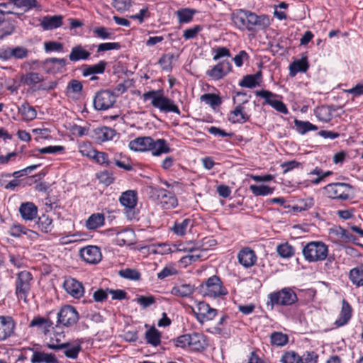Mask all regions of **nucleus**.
Instances as JSON below:
<instances>
[{
	"label": "nucleus",
	"instance_id": "f257e3e1",
	"mask_svg": "<svg viewBox=\"0 0 363 363\" xmlns=\"http://www.w3.org/2000/svg\"><path fill=\"white\" fill-rule=\"evenodd\" d=\"M232 20L240 30L255 31L264 30L270 26V20L267 15H257L255 13L245 9H239L232 14Z\"/></svg>",
	"mask_w": 363,
	"mask_h": 363
},
{
	"label": "nucleus",
	"instance_id": "f03ea898",
	"mask_svg": "<svg viewBox=\"0 0 363 363\" xmlns=\"http://www.w3.org/2000/svg\"><path fill=\"white\" fill-rule=\"evenodd\" d=\"M129 147L134 151H151L154 156L169 153L171 149L164 139L154 140L151 137H138L129 143Z\"/></svg>",
	"mask_w": 363,
	"mask_h": 363
},
{
	"label": "nucleus",
	"instance_id": "7ed1b4c3",
	"mask_svg": "<svg viewBox=\"0 0 363 363\" xmlns=\"http://www.w3.org/2000/svg\"><path fill=\"white\" fill-rule=\"evenodd\" d=\"M144 101L151 99V104L153 107L158 108L163 113H174L177 115L181 114V111L174 103V101L165 96L162 89L151 90L143 94Z\"/></svg>",
	"mask_w": 363,
	"mask_h": 363
},
{
	"label": "nucleus",
	"instance_id": "20e7f679",
	"mask_svg": "<svg viewBox=\"0 0 363 363\" xmlns=\"http://www.w3.org/2000/svg\"><path fill=\"white\" fill-rule=\"evenodd\" d=\"M302 254L308 262H320L327 258L328 247L321 241H312L303 247Z\"/></svg>",
	"mask_w": 363,
	"mask_h": 363
},
{
	"label": "nucleus",
	"instance_id": "39448f33",
	"mask_svg": "<svg viewBox=\"0 0 363 363\" xmlns=\"http://www.w3.org/2000/svg\"><path fill=\"white\" fill-rule=\"evenodd\" d=\"M33 283V276L30 272L23 270L18 272L15 280V294L17 298L27 303Z\"/></svg>",
	"mask_w": 363,
	"mask_h": 363
},
{
	"label": "nucleus",
	"instance_id": "423d86ee",
	"mask_svg": "<svg viewBox=\"0 0 363 363\" xmlns=\"http://www.w3.org/2000/svg\"><path fill=\"white\" fill-rule=\"evenodd\" d=\"M268 298L269 301L267 306L270 304L271 309H273L274 305L291 306L298 300L296 294L290 288H284L280 291L271 293L268 295Z\"/></svg>",
	"mask_w": 363,
	"mask_h": 363
},
{
	"label": "nucleus",
	"instance_id": "0eeeda50",
	"mask_svg": "<svg viewBox=\"0 0 363 363\" xmlns=\"http://www.w3.org/2000/svg\"><path fill=\"white\" fill-rule=\"evenodd\" d=\"M203 291V295L210 297H218L228 294L227 290L223 286L220 279L213 275L209 277L205 283L201 284V290Z\"/></svg>",
	"mask_w": 363,
	"mask_h": 363
},
{
	"label": "nucleus",
	"instance_id": "6e6552de",
	"mask_svg": "<svg viewBox=\"0 0 363 363\" xmlns=\"http://www.w3.org/2000/svg\"><path fill=\"white\" fill-rule=\"evenodd\" d=\"M79 314L74 307L66 305L57 313L56 327H70L77 323Z\"/></svg>",
	"mask_w": 363,
	"mask_h": 363
},
{
	"label": "nucleus",
	"instance_id": "1a4fd4ad",
	"mask_svg": "<svg viewBox=\"0 0 363 363\" xmlns=\"http://www.w3.org/2000/svg\"><path fill=\"white\" fill-rule=\"evenodd\" d=\"M116 96L110 90L98 91L94 98V107L98 111H106L113 107Z\"/></svg>",
	"mask_w": 363,
	"mask_h": 363
},
{
	"label": "nucleus",
	"instance_id": "9d476101",
	"mask_svg": "<svg viewBox=\"0 0 363 363\" xmlns=\"http://www.w3.org/2000/svg\"><path fill=\"white\" fill-rule=\"evenodd\" d=\"M151 195L158 200L164 209L175 208L178 204L176 196L163 188H153Z\"/></svg>",
	"mask_w": 363,
	"mask_h": 363
},
{
	"label": "nucleus",
	"instance_id": "9b49d317",
	"mask_svg": "<svg viewBox=\"0 0 363 363\" xmlns=\"http://www.w3.org/2000/svg\"><path fill=\"white\" fill-rule=\"evenodd\" d=\"M352 189L350 184L340 182L330 184L325 187L329 197L341 200H347L350 198L349 191Z\"/></svg>",
	"mask_w": 363,
	"mask_h": 363
},
{
	"label": "nucleus",
	"instance_id": "f8f14e48",
	"mask_svg": "<svg viewBox=\"0 0 363 363\" xmlns=\"http://www.w3.org/2000/svg\"><path fill=\"white\" fill-rule=\"evenodd\" d=\"M255 94L257 96L264 99L263 105L268 104L273 107L276 111L284 114H287L289 113L286 106L281 101L273 99L279 96L276 94H274L268 90L263 89L256 91Z\"/></svg>",
	"mask_w": 363,
	"mask_h": 363
},
{
	"label": "nucleus",
	"instance_id": "ddd939ff",
	"mask_svg": "<svg viewBox=\"0 0 363 363\" xmlns=\"http://www.w3.org/2000/svg\"><path fill=\"white\" fill-rule=\"evenodd\" d=\"M197 320L200 323L213 320L217 315L218 311L211 308L208 303L200 301L199 302L196 310L193 309Z\"/></svg>",
	"mask_w": 363,
	"mask_h": 363
},
{
	"label": "nucleus",
	"instance_id": "4468645a",
	"mask_svg": "<svg viewBox=\"0 0 363 363\" xmlns=\"http://www.w3.org/2000/svg\"><path fill=\"white\" fill-rule=\"evenodd\" d=\"M81 257L87 263L96 264L101 259V250L97 246L89 245L80 250Z\"/></svg>",
	"mask_w": 363,
	"mask_h": 363
},
{
	"label": "nucleus",
	"instance_id": "2eb2a0df",
	"mask_svg": "<svg viewBox=\"0 0 363 363\" xmlns=\"http://www.w3.org/2000/svg\"><path fill=\"white\" fill-rule=\"evenodd\" d=\"M232 66L230 62L223 60L212 69L206 72V74L213 79L218 80L223 78L230 70Z\"/></svg>",
	"mask_w": 363,
	"mask_h": 363
},
{
	"label": "nucleus",
	"instance_id": "dca6fc26",
	"mask_svg": "<svg viewBox=\"0 0 363 363\" xmlns=\"http://www.w3.org/2000/svg\"><path fill=\"white\" fill-rule=\"evenodd\" d=\"M238 259L241 265L245 268H250L256 263L257 256L253 250L246 247L238 252Z\"/></svg>",
	"mask_w": 363,
	"mask_h": 363
},
{
	"label": "nucleus",
	"instance_id": "f3484780",
	"mask_svg": "<svg viewBox=\"0 0 363 363\" xmlns=\"http://www.w3.org/2000/svg\"><path fill=\"white\" fill-rule=\"evenodd\" d=\"M63 286L65 291L72 296L79 298L83 296L84 287L81 282L75 279L69 278L65 280Z\"/></svg>",
	"mask_w": 363,
	"mask_h": 363
},
{
	"label": "nucleus",
	"instance_id": "a211bd4d",
	"mask_svg": "<svg viewBox=\"0 0 363 363\" xmlns=\"http://www.w3.org/2000/svg\"><path fill=\"white\" fill-rule=\"evenodd\" d=\"M19 213L23 220L31 221L37 217L38 207L32 202H24L19 207Z\"/></svg>",
	"mask_w": 363,
	"mask_h": 363
},
{
	"label": "nucleus",
	"instance_id": "6ab92c4d",
	"mask_svg": "<svg viewBox=\"0 0 363 363\" xmlns=\"http://www.w3.org/2000/svg\"><path fill=\"white\" fill-rule=\"evenodd\" d=\"M30 328H37L44 335H47L51 328H53V322L48 318L41 316L35 317L29 323Z\"/></svg>",
	"mask_w": 363,
	"mask_h": 363
},
{
	"label": "nucleus",
	"instance_id": "aec40b11",
	"mask_svg": "<svg viewBox=\"0 0 363 363\" xmlns=\"http://www.w3.org/2000/svg\"><path fill=\"white\" fill-rule=\"evenodd\" d=\"M250 118V116L245 112L242 104H239L230 111L228 120L232 123H244L248 121Z\"/></svg>",
	"mask_w": 363,
	"mask_h": 363
},
{
	"label": "nucleus",
	"instance_id": "412c9836",
	"mask_svg": "<svg viewBox=\"0 0 363 363\" xmlns=\"http://www.w3.org/2000/svg\"><path fill=\"white\" fill-rule=\"evenodd\" d=\"M94 137L98 143H104L113 140L116 135V131L110 127L103 126L94 129Z\"/></svg>",
	"mask_w": 363,
	"mask_h": 363
},
{
	"label": "nucleus",
	"instance_id": "4be33fe9",
	"mask_svg": "<svg viewBox=\"0 0 363 363\" xmlns=\"http://www.w3.org/2000/svg\"><path fill=\"white\" fill-rule=\"evenodd\" d=\"M14 323L11 317H0V341L8 338L14 330Z\"/></svg>",
	"mask_w": 363,
	"mask_h": 363
},
{
	"label": "nucleus",
	"instance_id": "5701e85b",
	"mask_svg": "<svg viewBox=\"0 0 363 363\" xmlns=\"http://www.w3.org/2000/svg\"><path fill=\"white\" fill-rule=\"evenodd\" d=\"M62 18L60 15L45 16L42 18L40 25L44 30H53L62 25Z\"/></svg>",
	"mask_w": 363,
	"mask_h": 363
},
{
	"label": "nucleus",
	"instance_id": "b1692460",
	"mask_svg": "<svg viewBox=\"0 0 363 363\" xmlns=\"http://www.w3.org/2000/svg\"><path fill=\"white\" fill-rule=\"evenodd\" d=\"M32 363H60L55 354L33 351L30 359Z\"/></svg>",
	"mask_w": 363,
	"mask_h": 363
},
{
	"label": "nucleus",
	"instance_id": "393cba45",
	"mask_svg": "<svg viewBox=\"0 0 363 363\" xmlns=\"http://www.w3.org/2000/svg\"><path fill=\"white\" fill-rule=\"evenodd\" d=\"M180 251L189 252L191 255L183 257L181 259V262L186 264H190L192 262H195L203 257V250H200L199 247H191L190 248H179Z\"/></svg>",
	"mask_w": 363,
	"mask_h": 363
},
{
	"label": "nucleus",
	"instance_id": "a878e982",
	"mask_svg": "<svg viewBox=\"0 0 363 363\" xmlns=\"http://www.w3.org/2000/svg\"><path fill=\"white\" fill-rule=\"evenodd\" d=\"M207 345L208 344L203 335L198 333H194L189 335V347L193 350H203Z\"/></svg>",
	"mask_w": 363,
	"mask_h": 363
},
{
	"label": "nucleus",
	"instance_id": "bb28decb",
	"mask_svg": "<svg viewBox=\"0 0 363 363\" xmlns=\"http://www.w3.org/2000/svg\"><path fill=\"white\" fill-rule=\"evenodd\" d=\"M82 154L83 155H86L89 157L94 159L96 162L101 165L110 167L113 163L112 161L108 160V154L104 152H99L96 150H92L89 152H85V150L82 149Z\"/></svg>",
	"mask_w": 363,
	"mask_h": 363
},
{
	"label": "nucleus",
	"instance_id": "cd10ccee",
	"mask_svg": "<svg viewBox=\"0 0 363 363\" xmlns=\"http://www.w3.org/2000/svg\"><path fill=\"white\" fill-rule=\"evenodd\" d=\"M351 316L352 308L347 301L343 299L340 318L335 320L334 324L337 328L343 326L350 320Z\"/></svg>",
	"mask_w": 363,
	"mask_h": 363
},
{
	"label": "nucleus",
	"instance_id": "c85d7f7f",
	"mask_svg": "<svg viewBox=\"0 0 363 363\" xmlns=\"http://www.w3.org/2000/svg\"><path fill=\"white\" fill-rule=\"evenodd\" d=\"M351 316L352 308L347 301L343 299L340 318L335 320L334 324L337 328L343 326L350 320Z\"/></svg>",
	"mask_w": 363,
	"mask_h": 363
},
{
	"label": "nucleus",
	"instance_id": "c756f323",
	"mask_svg": "<svg viewBox=\"0 0 363 363\" xmlns=\"http://www.w3.org/2000/svg\"><path fill=\"white\" fill-rule=\"evenodd\" d=\"M195 286L190 284H182L174 286L172 290L171 294L176 296L179 297H189L195 291Z\"/></svg>",
	"mask_w": 363,
	"mask_h": 363
},
{
	"label": "nucleus",
	"instance_id": "7c9ffc66",
	"mask_svg": "<svg viewBox=\"0 0 363 363\" xmlns=\"http://www.w3.org/2000/svg\"><path fill=\"white\" fill-rule=\"evenodd\" d=\"M107 62L104 60H101L99 63L93 65H82V75L88 77L91 74H103L105 71Z\"/></svg>",
	"mask_w": 363,
	"mask_h": 363
},
{
	"label": "nucleus",
	"instance_id": "2f4dec72",
	"mask_svg": "<svg viewBox=\"0 0 363 363\" xmlns=\"http://www.w3.org/2000/svg\"><path fill=\"white\" fill-rule=\"evenodd\" d=\"M91 53L85 50L81 45L73 47L69 55V60L72 62L86 60L89 58Z\"/></svg>",
	"mask_w": 363,
	"mask_h": 363
},
{
	"label": "nucleus",
	"instance_id": "473e14b6",
	"mask_svg": "<svg viewBox=\"0 0 363 363\" xmlns=\"http://www.w3.org/2000/svg\"><path fill=\"white\" fill-rule=\"evenodd\" d=\"M137 199V192L133 190H128L122 194L119 201L121 205L131 209L135 207Z\"/></svg>",
	"mask_w": 363,
	"mask_h": 363
},
{
	"label": "nucleus",
	"instance_id": "72a5a7b5",
	"mask_svg": "<svg viewBox=\"0 0 363 363\" xmlns=\"http://www.w3.org/2000/svg\"><path fill=\"white\" fill-rule=\"evenodd\" d=\"M18 111L22 116L23 121H30L34 120L37 116V111L31 106L28 101H25L18 108Z\"/></svg>",
	"mask_w": 363,
	"mask_h": 363
},
{
	"label": "nucleus",
	"instance_id": "f704fd0d",
	"mask_svg": "<svg viewBox=\"0 0 363 363\" xmlns=\"http://www.w3.org/2000/svg\"><path fill=\"white\" fill-rule=\"evenodd\" d=\"M333 233L337 237L341 242H352L357 245L363 247L362 245L357 243L356 241L357 238L350 233L347 230L339 226L333 230Z\"/></svg>",
	"mask_w": 363,
	"mask_h": 363
},
{
	"label": "nucleus",
	"instance_id": "c9c22d12",
	"mask_svg": "<svg viewBox=\"0 0 363 363\" xmlns=\"http://www.w3.org/2000/svg\"><path fill=\"white\" fill-rule=\"evenodd\" d=\"M309 67L307 57L294 61L289 65L290 76L294 77L298 72H306Z\"/></svg>",
	"mask_w": 363,
	"mask_h": 363
},
{
	"label": "nucleus",
	"instance_id": "e433bc0d",
	"mask_svg": "<svg viewBox=\"0 0 363 363\" xmlns=\"http://www.w3.org/2000/svg\"><path fill=\"white\" fill-rule=\"evenodd\" d=\"M262 78V72L258 71L255 74H247L243 77L242 79L239 82V85L242 87L252 89L259 85V80Z\"/></svg>",
	"mask_w": 363,
	"mask_h": 363
},
{
	"label": "nucleus",
	"instance_id": "4c0bfd02",
	"mask_svg": "<svg viewBox=\"0 0 363 363\" xmlns=\"http://www.w3.org/2000/svg\"><path fill=\"white\" fill-rule=\"evenodd\" d=\"M104 215L103 213H94L86 221V227L89 230H95L104 224Z\"/></svg>",
	"mask_w": 363,
	"mask_h": 363
},
{
	"label": "nucleus",
	"instance_id": "58836bf2",
	"mask_svg": "<svg viewBox=\"0 0 363 363\" xmlns=\"http://www.w3.org/2000/svg\"><path fill=\"white\" fill-rule=\"evenodd\" d=\"M14 28L11 23L5 19L4 13L0 10V39L11 35Z\"/></svg>",
	"mask_w": 363,
	"mask_h": 363
},
{
	"label": "nucleus",
	"instance_id": "ea45409f",
	"mask_svg": "<svg viewBox=\"0 0 363 363\" xmlns=\"http://www.w3.org/2000/svg\"><path fill=\"white\" fill-rule=\"evenodd\" d=\"M145 337L147 344L154 347H157L160 345L161 334L154 326L145 332Z\"/></svg>",
	"mask_w": 363,
	"mask_h": 363
},
{
	"label": "nucleus",
	"instance_id": "a19ab883",
	"mask_svg": "<svg viewBox=\"0 0 363 363\" xmlns=\"http://www.w3.org/2000/svg\"><path fill=\"white\" fill-rule=\"evenodd\" d=\"M335 109L332 108L331 106H322L315 109V113L319 121L329 122L333 118L332 112Z\"/></svg>",
	"mask_w": 363,
	"mask_h": 363
},
{
	"label": "nucleus",
	"instance_id": "79ce46f5",
	"mask_svg": "<svg viewBox=\"0 0 363 363\" xmlns=\"http://www.w3.org/2000/svg\"><path fill=\"white\" fill-rule=\"evenodd\" d=\"M189 226H193V220L190 218H185L181 222L176 221L172 228V230L174 234L182 236L186 233Z\"/></svg>",
	"mask_w": 363,
	"mask_h": 363
},
{
	"label": "nucleus",
	"instance_id": "37998d69",
	"mask_svg": "<svg viewBox=\"0 0 363 363\" xmlns=\"http://www.w3.org/2000/svg\"><path fill=\"white\" fill-rule=\"evenodd\" d=\"M52 220L45 214L38 218V221L35 223L37 228L43 233L50 232L52 229Z\"/></svg>",
	"mask_w": 363,
	"mask_h": 363
},
{
	"label": "nucleus",
	"instance_id": "c03bdc74",
	"mask_svg": "<svg viewBox=\"0 0 363 363\" xmlns=\"http://www.w3.org/2000/svg\"><path fill=\"white\" fill-rule=\"evenodd\" d=\"M294 122L296 131L301 135L306 134L307 132L311 130H318V126L312 124L309 121H303L298 119H295Z\"/></svg>",
	"mask_w": 363,
	"mask_h": 363
},
{
	"label": "nucleus",
	"instance_id": "a18cd8bd",
	"mask_svg": "<svg viewBox=\"0 0 363 363\" xmlns=\"http://www.w3.org/2000/svg\"><path fill=\"white\" fill-rule=\"evenodd\" d=\"M196 13L195 9L186 8L178 10L176 13L180 23H187L192 21Z\"/></svg>",
	"mask_w": 363,
	"mask_h": 363
},
{
	"label": "nucleus",
	"instance_id": "49530a36",
	"mask_svg": "<svg viewBox=\"0 0 363 363\" xmlns=\"http://www.w3.org/2000/svg\"><path fill=\"white\" fill-rule=\"evenodd\" d=\"M44 64L48 65V64H52V65H57V67L55 70H53V72L57 73H62L66 70V66L67 65V60L65 58H57V57H50L47 58L44 61Z\"/></svg>",
	"mask_w": 363,
	"mask_h": 363
},
{
	"label": "nucleus",
	"instance_id": "de8ad7c7",
	"mask_svg": "<svg viewBox=\"0 0 363 363\" xmlns=\"http://www.w3.org/2000/svg\"><path fill=\"white\" fill-rule=\"evenodd\" d=\"M200 99L210 105L213 108L219 106L222 104L221 98L215 94H204L201 96Z\"/></svg>",
	"mask_w": 363,
	"mask_h": 363
},
{
	"label": "nucleus",
	"instance_id": "09e8293b",
	"mask_svg": "<svg viewBox=\"0 0 363 363\" xmlns=\"http://www.w3.org/2000/svg\"><path fill=\"white\" fill-rule=\"evenodd\" d=\"M350 279L357 286H363V269L358 267L352 269L350 272Z\"/></svg>",
	"mask_w": 363,
	"mask_h": 363
},
{
	"label": "nucleus",
	"instance_id": "8fccbe9b",
	"mask_svg": "<svg viewBox=\"0 0 363 363\" xmlns=\"http://www.w3.org/2000/svg\"><path fill=\"white\" fill-rule=\"evenodd\" d=\"M250 189L252 193L256 196H267L269 194H272L274 191V189L271 188L267 185H250Z\"/></svg>",
	"mask_w": 363,
	"mask_h": 363
},
{
	"label": "nucleus",
	"instance_id": "3c124183",
	"mask_svg": "<svg viewBox=\"0 0 363 363\" xmlns=\"http://www.w3.org/2000/svg\"><path fill=\"white\" fill-rule=\"evenodd\" d=\"M45 52L47 53L56 52H64V45L62 43L49 40L43 43Z\"/></svg>",
	"mask_w": 363,
	"mask_h": 363
},
{
	"label": "nucleus",
	"instance_id": "603ef678",
	"mask_svg": "<svg viewBox=\"0 0 363 363\" xmlns=\"http://www.w3.org/2000/svg\"><path fill=\"white\" fill-rule=\"evenodd\" d=\"M30 233H35L21 224H13L11 226L9 230V234L15 238L20 237L22 234L30 235Z\"/></svg>",
	"mask_w": 363,
	"mask_h": 363
},
{
	"label": "nucleus",
	"instance_id": "864d4df0",
	"mask_svg": "<svg viewBox=\"0 0 363 363\" xmlns=\"http://www.w3.org/2000/svg\"><path fill=\"white\" fill-rule=\"evenodd\" d=\"M82 89L83 85L80 81L72 79L67 86L65 94L67 96H69L72 94H79Z\"/></svg>",
	"mask_w": 363,
	"mask_h": 363
},
{
	"label": "nucleus",
	"instance_id": "5fc2aeb1",
	"mask_svg": "<svg viewBox=\"0 0 363 363\" xmlns=\"http://www.w3.org/2000/svg\"><path fill=\"white\" fill-rule=\"evenodd\" d=\"M279 255L283 258H289L294 254V247L287 242L280 244L277 247Z\"/></svg>",
	"mask_w": 363,
	"mask_h": 363
},
{
	"label": "nucleus",
	"instance_id": "6e6d98bb",
	"mask_svg": "<svg viewBox=\"0 0 363 363\" xmlns=\"http://www.w3.org/2000/svg\"><path fill=\"white\" fill-rule=\"evenodd\" d=\"M271 343L276 346H283L288 342V336L281 332H274L270 335Z\"/></svg>",
	"mask_w": 363,
	"mask_h": 363
},
{
	"label": "nucleus",
	"instance_id": "4d7b16f0",
	"mask_svg": "<svg viewBox=\"0 0 363 363\" xmlns=\"http://www.w3.org/2000/svg\"><path fill=\"white\" fill-rule=\"evenodd\" d=\"M22 80L24 84L27 85H32L43 82L44 80V77L38 72H29L25 75Z\"/></svg>",
	"mask_w": 363,
	"mask_h": 363
},
{
	"label": "nucleus",
	"instance_id": "13d9d810",
	"mask_svg": "<svg viewBox=\"0 0 363 363\" xmlns=\"http://www.w3.org/2000/svg\"><path fill=\"white\" fill-rule=\"evenodd\" d=\"M281 361L282 363H301L302 360L294 351H288L282 355Z\"/></svg>",
	"mask_w": 363,
	"mask_h": 363
},
{
	"label": "nucleus",
	"instance_id": "bf43d9fd",
	"mask_svg": "<svg viewBox=\"0 0 363 363\" xmlns=\"http://www.w3.org/2000/svg\"><path fill=\"white\" fill-rule=\"evenodd\" d=\"M118 274L121 277L130 280H139L140 278V273L134 269H122L119 271Z\"/></svg>",
	"mask_w": 363,
	"mask_h": 363
},
{
	"label": "nucleus",
	"instance_id": "052dcab7",
	"mask_svg": "<svg viewBox=\"0 0 363 363\" xmlns=\"http://www.w3.org/2000/svg\"><path fill=\"white\" fill-rule=\"evenodd\" d=\"M71 345L69 342H62L61 343V340L60 338L56 337H51L50 342L47 344V347L52 350H60L64 348H67V347H69Z\"/></svg>",
	"mask_w": 363,
	"mask_h": 363
},
{
	"label": "nucleus",
	"instance_id": "680f3d73",
	"mask_svg": "<svg viewBox=\"0 0 363 363\" xmlns=\"http://www.w3.org/2000/svg\"><path fill=\"white\" fill-rule=\"evenodd\" d=\"M12 58L16 60H22L26 58L28 55L29 50L23 46H16L11 48Z\"/></svg>",
	"mask_w": 363,
	"mask_h": 363
},
{
	"label": "nucleus",
	"instance_id": "e2e57ef3",
	"mask_svg": "<svg viewBox=\"0 0 363 363\" xmlns=\"http://www.w3.org/2000/svg\"><path fill=\"white\" fill-rule=\"evenodd\" d=\"M174 55L172 54H164L160 58L158 63L162 66V69L169 71L172 69V60Z\"/></svg>",
	"mask_w": 363,
	"mask_h": 363
},
{
	"label": "nucleus",
	"instance_id": "0e129e2a",
	"mask_svg": "<svg viewBox=\"0 0 363 363\" xmlns=\"http://www.w3.org/2000/svg\"><path fill=\"white\" fill-rule=\"evenodd\" d=\"M63 350L66 357L75 359L77 358L79 352L82 350V347L80 345H77L73 347H67Z\"/></svg>",
	"mask_w": 363,
	"mask_h": 363
},
{
	"label": "nucleus",
	"instance_id": "69168bd1",
	"mask_svg": "<svg viewBox=\"0 0 363 363\" xmlns=\"http://www.w3.org/2000/svg\"><path fill=\"white\" fill-rule=\"evenodd\" d=\"M97 178L99 182L102 184H104L106 186L110 185L114 181V177L113 174L110 173L108 171H103L97 174Z\"/></svg>",
	"mask_w": 363,
	"mask_h": 363
},
{
	"label": "nucleus",
	"instance_id": "338daca9",
	"mask_svg": "<svg viewBox=\"0 0 363 363\" xmlns=\"http://www.w3.org/2000/svg\"><path fill=\"white\" fill-rule=\"evenodd\" d=\"M93 33L96 35V37L103 40L110 39L113 35L112 33L108 31V28L104 26L95 28L93 30Z\"/></svg>",
	"mask_w": 363,
	"mask_h": 363
},
{
	"label": "nucleus",
	"instance_id": "774afa93",
	"mask_svg": "<svg viewBox=\"0 0 363 363\" xmlns=\"http://www.w3.org/2000/svg\"><path fill=\"white\" fill-rule=\"evenodd\" d=\"M301 363H317L318 354L313 351L306 352L303 354Z\"/></svg>",
	"mask_w": 363,
	"mask_h": 363
}]
</instances>
